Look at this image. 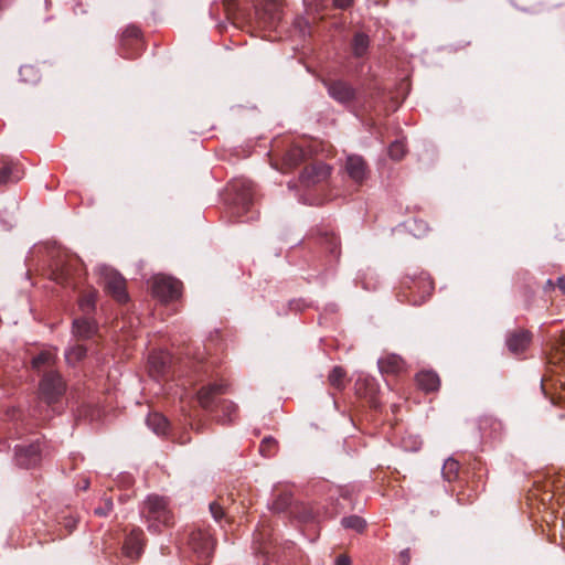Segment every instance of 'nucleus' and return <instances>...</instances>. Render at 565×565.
Here are the masks:
<instances>
[{
	"mask_svg": "<svg viewBox=\"0 0 565 565\" xmlns=\"http://www.w3.org/2000/svg\"><path fill=\"white\" fill-rule=\"evenodd\" d=\"M341 524L344 529L353 530L358 533H362L366 527V522L359 515L345 516L341 520Z\"/></svg>",
	"mask_w": 565,
	"mask_h": 565,
	"instance_id": "32",
	"label": "nucleus"
},
{
	"mask_svg": "<svg viewBox=\"0 0 565 565\" xmlns=\"http://www.w3.org/2000/svg\"><path fill=\"white\" fill-rule=\"evenodd\" d=\"M54 275V280L57 282V284H66L67 282V275L64 274L63 271L60 273V274H56V273H53Z\"/></svg>",
	"mask_w": 565,
	"mask_h": 565,
	"instance_id": "45",
	"label": "nucleus"
},
{
	"mask_svg": "<svg viewBox=\"0 0 565 565\" xmlns=\"http://www.w3.org/2000/svg\"><path fill=\"white\" fill-rule=\"evenodd\" d=\"M402 286L408 291L405 294L408 302L414 306H420L424 303L433 295L435 289L433 279L425 273H422L416 277H404Z\"/></svg>",
	"mask_w": 565,
	"mask_h": 565,
	"instance_id": "3",
	"label": "nucleus"
},
{
	"mask_svg": "<svg viewBox=\"0 0 565 565\" xmlns=\"http://www.w3.org/2000/svg\"><path fill=\"white\" fill-rule=\"evenodd\" d=\"M55 355L49 351H42L32 359V367L40 370L44 365H52L55 363Z\"/></svg>",
	"mask_w": 565,
	"mask_h": 565,
	"instance_id": "36",
	"label": "nucleus"
},
{
	"mask_svg": "<svg viewBox=\"0 0 565 565\" xmlns=\"http://www.w3.org/2000/svg\"><path fill=\"white\" fill-rule=\"evenodd\" d=\"M65 526H70L71 529L74 527V524L72 523H65Z\"/></svg>",
	"mask_w": 565,
	"mask_h": 565,
	"instance_id": "51",
	"label": "nucleus"
},
{
	"mask_svg": "<svg viewBox=\"0 0 565 565\" xmlns=\"http://www.w3.org/2000/svg\"><path fill=\"white\" fill-rule=\"evenodd\" d=\"M151 291L153 297L168 303L181 297L182 282L170 276L157 275L152 279Z\"/></svg>",
	"mask_w": 565,
	"mask_h": 565,
	"instance_id": "6",
	"label": "nucleus"
},
{
	"mask_svg": "<svg viewBox=\"0 0 565 565\" xmlns=\"http://www.w3.org/2000/svg\"><path fill=\"white\" fill-rule=\"evenodd\" d=\"M332 1H333V6L341 10H345V9L350 8L354 2V0H332Z\"/></svg>",
	"mask_w": 565,
	"mask_h": 565,
	"instance_id": "43",
	"label": "nucleus"
},
{
	"mask_svg": "<svg viewBox=\"0 0 565 565\" xmlns=\"http://www.w3.org/2000/svg\"><path fill=\"white\" fill-rule=\"evenodd\" d=\"M87 354V348L83 344H76L65 353V359L68 364H76L81 362Z\"/></svg>",
	"mask_w": 565,
	"mask_h": 565,
	"instance_id": "33",
	"label": "nucleus"
},
{
	"mask_svg": "<svg viewBox=\"0 0 565 565\" xmlns=\"http://www.w3.org/2000/svg\"><path fill=\"white\" fill-rule=\"evenodd\" d=\"M103 504L94 510L97 516H107L114 508L113 499L110 497H104L102 499Z\"/></svg>",
	"mask_w": 565,
	"mask_h": 565,
	"instance_id": "40",
	"label": "nucleus"
},
{
	"mask_svg": "<svg viewBox=\"0 0 565 565\" xmlns=\"http://www.w3.org/2000/svg\"><path fill=\"white\" fill-rule=\"evenodd\" d=\"M258 22L266 29H276L282 19L281 4L277 0H265L256 10Z\"/></svg>",
	"mask_w": 565,
	"mask_h": 565,
	"instance_id": "11",
	"label": "nucleus"
},
{
	"mask_svg": "<svg viewBox=\"0 0 565 565\" xmlns=\"http://www.w3.org/2000/svg\"><path fill=\"white\" fill-rule=\"evenodd\" d=\"M460 465L457 460L449 458L443 467V476L447 481H454L458 478Z\"/></svg>",
	"mask_w": 565,
	"mask_h": 565,
	"instance_id": "34",
	"label": "nucleus"
},
{
	"mask_svg": "<svg viewBox=\"0 0 565 565\" xmlns=\"http://www.w3.org/2000/svg\"><path fill=\"white\" fill-rule=\"evenodd\" d=\"M406 145L402 140H395L388 147V156L395 161L402 160L406 154Z\"/></svg>",
	"mask_w": 565,
	"mask_h": 565,
	"instance_id": "38",
	"label": "nucleus"
},
{
	"mask_svg": "<svg viewBox=\"0 0 565 565\" xmlns=\"http://www.w3.org/2000/svg\"><path fill=\"white\" fill-rule=\"evenodd\" d=\"M17 463L25 469L35 467L41 461V446L40 443H32L29 446L15 447Z\"/></svg>",
	"mask_w": 565,
	"mask_h": 565,
	"instance_id": "16",
	"label": "nucleus"
},
{
	"mask_svg": "<svg viewBox=\"0 0 565 565\" xmlns=\"http://www.w3.org/2000/svg\"><path fill=\"white\" fill-rule=\"evenodd\" d=\"M328 94L339 104L351 108L358 100V89L348 81L344 79H328L323 81Z\"/></svg>",
	"mask_w": 565,
	"mask_h": 565,
	"instance_id": "8",
	"label": "nucleus"
},
{
	"mask_svg": "<svg viewBox=\"0 0 565 565\" xmlns=\"http://www.w3.org/2000/svg\"><path fill=\"white\" fill-rule=\"evenodd\" d=\"M308 151L298 145L290 146L282 156V172H288L305 162Z\"/></svg>",
	"mask_w": 565,
	"mask_h": 565,
	"instance_id": "20",
	"label": "nucleus"
},
{
	"mask_svg": "<svg viewBox=\"0 0 565 565\" xmlns=\"http://www.w3.org/2000/svg\"><path fill=\"white\" fill-rule=\"evenodd\" d=\"M100 284L105 292L111 296L118 303L124 305L129 301L127 281L118 271H104Z\"/></svg>",
	"mask_w": 565,
	"mask_h": 565,
	"instance_id": "9",
	"label": "nucleus"
},
{
	"mask_svg": "<svg viewBox=\"0 0 565 565\" xmlns=\"http://www.w3.org/2000/svg\"><path fill=\"white\" fill-rule=\"evenodd\" d=\"M218 411L223 413V416L218 418V422L222 424L232 423L237 415V406L228 399H222L218 402L217 412Z\"/></svg>",
	"mask_w": 565,
	"mask_h": 565,
	"instance_id": "29",
	"label": "nucleus"
},
{
	"mask_svg": "<svg viewBox=\"0 0 565 565\" xmlns=\"http://www.w3.org/2000/svg\"><path fill=\"white\" fill-rule=\"evenodd\" d=\"M546 286L550 287V288H554L555 285H554V282L551 279H548L547 282H546Z\"/></svg>",
	"mask_w": 565,
	"mask_h": 565,
	"instance_id": "48",
	"label": "nucleus"
},
{
	"mask_svg": "<svg viewBox=\"0 0 565 565\" xmlns=\"http://www.w3.org/2000/svg\"><path fill=\"white\" fill-rule=\"evenodd\" d=\"M65 526H70L71 529L74 527V524L72 523H65Z\"/></svg>",
	"mask_w": 565,
	"mask_h": 565,
	"instance_id": "50",
	"label": "nucleus"
},
{
	"mask_svg": "<svg viewBox=\"0 0 565 565\" xmlns=\"http://www.w3.org/2000/svg\"><path fill=\"white\" fill-rule=\"evenodd\" d=\"M171 356L166 351H153L149 354L148 364L151 376L159 377L167 373L170 367Z\"/></svg>",
	"mask_w": 565,
	"mask_h": 565,
	"instance_id": "19",
	"label": "nucleus"
},
{
	"mask_svg": "<svg viewBox=\"0 0 565 565\" xmlns=\"http://www.w3.org/2000/svg\"><path fill=\"white\" fill-rule=\"evenodd\" d=\"M147 425L157 435L164 436L169 430V420L160 413H150L147 417Z\"/></svg>",
	"mask_w": 565,
	"mask_h": 565,
	"instance_id": "25",
	"label": "nucleus"
},
{
	"mask_svg": "<svg viewBox=\"0 0 565 565\" xmlns=\"http://www.w3.org/2000/svg\"><path fill=\"white\" fill-rule=\"evenodd\" d=\"M210 511L216 521H220L224 516V510L217 502H212L210 504Z\"/></svg>",
	"mask_w": 565,
	"mask_h": 565,
	"instance_id": "41",
	"label": "nucleus"
},
{
	"mask_svg": "<svg viewBox=\"0 0 565 565\" xmlns=\"http://www.w3.org/2000/svg\"><path fill=\"white\" fill-rule=\"evenodd\" d=\"M407 228L415 237H423L429 231L427 222L416 217L407 222Z\"/></svg>",
	"mask_w": 565,
	"mask_h": 565,
	"instance_id": "35",
	"label": "nucleus"
},
{
	"mask_svg": "<svg viewBox=\"0 0 565 565\" xmlns=\"http://www.w3.org/2000/svg\"><path fill=\"white\" fill-rule=\"evenodd\" d=\"M188 441H190V437H186V438H183V437H182V438L180 439V441H179V443H180V444H185V443H188Z\"/></svg>",
	"mask_w": 565,
	"mask_h": 565,
	"instance_id": "49",
	"label": "nucleus"
},
{
	"mask_svg": "<svg viewBox=\"0 0 565 565\" xmlns=\"http://www.w3.org/2000/svg\"><path fill=\"white\" fill-rule=\"evenodd\" d=\"M226 194V200L230 202L233 214L241 216L242 214L248 212L250 205L253 204V183L243 179L234 180L228 184Z\"/></svg>",
	"mask_w": 565,
	"mask_h": 565,
	"instance_id": "2",
	"label": "nucleus"
},
{
	"mask_svg": "<svg viewBox=\"0 0 565 565\" xmlns=\"http://www.w3.org/2000/svg\"><path fill=\"white\" fill-rule=\"evenodd\" d=\"M97 298H98L97 289L90 287V288L84 290L81 294V297L78 299L79 309L86 315L93 313L96 308Z\"/></svg>",
	"mask_w": 565,
	"mask_h": 565,
	"instance_id": "24",
	"label": "nucleus"
},
{
	"mask_svg": "<svg viewBox=\"0 0 565 565\" xmlns=\"http://www.w3.org/2000/svg\"><path fill=\"white\" fill-rule=\"evenodd\" d=\"M66 392V383L56 371L44 373L39 383L40 398L47 405L57 403Z\"/></svg>",
	"mask_w": 565,
	"mask_h": 565,
	"instance_id": "5",
	"label": "nucleus"
},
{
	"mask_svg": "<svg viewBox=\"0 0 565 565\" xmlns=\"http://www.w3.org/2000/svg\"><path fill=\"white\" fill-rule=\"evenodd\" d=\"M557 344L558 348L562 349V353L565 355V331L561 333Z\"/></svg>",
	"mask_w": 565,
	"mask_h": 565,
	"instance_id": "46",
	"label": "nucleus"
},
{
	"mask_svg": "<svg viewBox=\"0 0 565 565\" xmlns=\"http://www.w3.org/2000/svg\"><path fill=\"white\" fill-rule=\"evenodd\" d=\"M72 332L78 340L92 339L98 332V324L88 318H77L73 321Z\"/></svg>",
	"mask_w": 565,
	"mask_h": 565,
	"instance_id": "21",
	"label": "nucleus"
},
{
	"mask_svg": "<svg viewBox=\"0 0 565 565\" xmlns=\"http://www.w3.org/2000/svg\"><path fill=\"white\" fill-rule=\"evenodd\" d=\"M377 365L381 373L387 375H399L407 371L405 360L395 353H388L379 359Z\"/></svg>",
	"mask_w": 565,
	"mask_h": 565,
	"instance_id": "18",
	"label": "nucleus"
},
{
	"mask_svg": "<svg viewBox=\"0 0 565 565\" xmlns=\"http://www.w3.org/2000/svg\"><path fill=\"white\" fill-rule=\"evenodd\" d=\"M370 36L364 32H356L352 39V54L354 57H363L370 47Z\"/></svg>",
	"mask_w": 565,
	"mask_h": 565,
	"instance_id": "26",
	"label": "nucleus"
},
{
	"mask_svg": "<svg viewBox=\"0 0 565 565\" xmlns=\"http://www.w3.org/2000/svg\"><path fill=\"white\" fill-rule=\"evenodd\" d=\"M310 236L316 238L317 243L323 247L335 260L341 255V245L339 237L334 233L329 232L327 228L313 227L310 231Z\"/></svg>",
	"mask_w": 565,
	"mask_h": 565,
	"instance_id": "13",
	"label": "nucleus"
},
{
	"mask_svg": "<svg viewBox=\"0 0 565 565\" xmlns=\"http://www.w3.org/2000/svg\"><path fill=\"white\" fill-rule=\"evenodd\" d=\"M532 332L526 329H516L507 335L505 344L512 354L523 353L532 342Z\"/></svg>",
	"mask_w": 565,
	"mask_h": 565,
	"instance_id": "17",
	"label": "nucleus"
},
{
	"mask_svg": "<svg viewBox=\"0 0 565 565\" xmlns=\"http://www.w3.org/2000/svg\"><path fill=\"white\" fill-rule=\"evenodd\" d=\"M290 514L300 522H310L316 519L313 508L305 503H295L294 507H291Z\"/></svg>",
	"mask_w": 565,
	"mask_h": 565,
	"instance_id": "28",
	"label": "nucleus"
},
{
	"mask_svg": "<svg viewBox=\"0 0 565 565\" xmlns=\"http://www.w3.org/2000/svg\"><path fill=\"white\" fill-rule=\"evenodd\" d=\"M418 387L427 393L435 392L440 386L439 376L433 371H422L416 375Z\"/></svg>",
	"mask_w": 565,
	"mask_h": 565,
	"instance_id": "23",
	"label": "nucleus"
},
{
	"mask_svg": "<svg viewBox=\"0 0 565 565\" xmlns=\"http://www.w3.org/2000/svg\"><path fill=\"white\" fill-rule=\"evenodd\" d=\"M328 383L332 388L343 391L348 383L345 369L340 365L334 366L328 375Z\"/></svg>",
	"mask_w": 565,
	"mask_h": 565,
	"instance_id": "27",
	"label": "nucleus"
},
{
	"mask_svg": "<svg viewBox=\"0 0 565 565\" xmlns=\"http://www.w3.org/2000/svg\"><path fill=\"white\" fill-rule=\"evenodd\" d=\"M20 180L19 169L11 161H3L0 167V184Z\"/></svg>",
	"mask_w": 565,
	"mask_h": 565,
	"instance_id": "30",
	"label": "nucleus"
},
{
	"mask_svg": "<svg viewBox=\"0 0 565 565\" xmlns=\"http://www.w3.org/2000/svg\"><path fill=\"white\" fill-rule=\"evenodd\" d=\"M215 540L206 529H195L190 533L189 546L198 565H210L215 550Z\"/></svg>",
	"mask_w": 565,
	"mask_h": 565,
	"instance_id": "4",
	"label": "nucleus"
},
{
	"mask_svg": "<svg viewBox=\"0 0 565 565\" xmlns=\"http://www.w3.org/2000/svg\"><path fill=\"white\" fill-rule=\"evenodd\" d=\"M292 504V493L290 491H282L271 503L270 509L276 513H281L287 511L288 509L291 510Z\"/></svg>",
	"mask_w": 565,
	"mask_h": 565,
	"instance_id": "31",
	"label": "nucleus"
},
{
	"mask_svg": "<svg viewBox=\"0 0 565 565\" xmlns=\"http://www.w3.org/2000/svg\"><path fill=\"white\" fill-rule=\"evenodd\" d=\"M145 544L143 531L139 527L132 529L125 539L122 553L130 559H138L143 552Z\"/></svg>",
	"mask_w": 565,
	"mask_h": 565,
	"instance_id": "15",
	"label": "nucleus"
},
{
	"mask_svg": "<svg viewBox=\"0 0 565 565\" xmlns=\"http://www.w3.org/2000/svg\"><path fill=\"white\" fill-rule=\"evenodd\" d=\"M120 45L125 57L135 58L142 46L141 30L136 25L127 26L121 34Z\"/></svg>",
	"mask_w": 565,
	"mask_h": 565,
	"instance_id": "12",
	"label": "nucleus"
},
{
	"mask_svg": "<svg viewBox=\"0 0 565 565\" xmlns=\"http://www.w3.org/2000/svg\"><path fill=\"white\" fill-rule=\"evenodd\" d=\"M65 526H70L71 529L74 527V524L72 523H65Z\"/></svg>",
	"mask_w": 565,
	"mask_h": 565,
	"instance_id": "52",
	"label": "nucleus"
},
{
	"mask_svg": "<svg viewBox=\"0 0 565 565\" xmlns=\"http://www.w3.org/2000/svg\"><path fill=\"white\" fill-rule=\"evenodd\" d=\"M335 565H351V559L348 555L341 554L335 558Z\"/></svg>",
	"mask_w": 565,
	"mask_h": 565,
	"instance_id": "44",
	"label": "nucleus"
},
{
	"mask_svg": "<svg viewBox=\"0 0 565 565\" xmlns=\"http://www.w3.org/2000/svg\"><path fill=\"white\" fill-rule=\"evenodd\" d=\"M556 286L561 289V291L565 295V277L561 276L556 280Z\"/></svg>",
	"mask_w": 565,
	"mask_h": 565,
	"instance_id": "47",
	"label": "nucleus"
},
{
	"mask_svg": "<svg viewBox=\"0 0 565 565\" xmlns=\"http://www.w3.org/2000/svg\"><path fill=\"white\" fill-rule=\"evenodd\" d=\"M227 391L228 385L226 383H210L198 391V402L205 411L216 413L218 402L221 401L218 397L226 394Z\"/></svg>",
	"mask_w": 565,
	"mask_h": 565,
	"instance_id": "10",
	"label": "nucleus"
},
{
	"mask_svg": "<svg viewBox=\"0 0 565 565\" xmlns=\"http://www.w3.org/2000/svg\"><path fill=\"white\" fill-rule=\"evenodd\" d=\"M142 515L146 519L148 530L159 533L163 527H170L174 523V516L169 509V500L158 494H150L143 501Z\"/></svg>",
	"mask_w": 565,
	"mask_h": 565,
	"instance_id": "1",
	"label": "nucleus"
},
{
	"mask_svg": "<svg viewBox=\"0 0 565 565\" xmlns=\"http://www.w3.org/2000/svg\"><path fill=\"white\" fill-rule=\"evenodd\" d=\"M332 173V167L323 161H313L303 167L299 174V183L302 188L311 189L328 182Z\"/></svg>",
	"mask_w": 565,
	"mask_h": 565,
	"instance_id": "7",
	"label": "nucleus"
},
{
	"mask_svg": "<svg viewBox=\"0 0 565 565\" xmlns=\"http://www.w3.org/2000/svg\"><path fill=\"white\" fill-rule=\"evenodd\" d=\"M278 450V441L273 437H265L259 445V452L264 457H270Z\"/></svg>",
	"mask_w": 565,
	"mask_h": 565,
	"instance_id": "37",
	"label": "nucleus"
},
{
	"mask_svg": "<svg viewBox=\"0 0 565 565\" xmlns=\"http://www.w3.org/2000/svg\"><path fill=\"white\" fill-rule=\"evenodd\" d=\"M345 171L349 178L358 185H362L370 174L366 161L358 154H351L347 158Z\"/></svg>",
	"mask_w": 565,
	"mask_h": 565,
	"instance_id": "14",
	"label": "nucleus"
},
{
	"mask_svg": "<svg viewBox=\"0 0 565 565\" xmlns=\"http://www.w3.org/2000/svg\"><path fill=\"white\" fill-rule=\"evenodd\" d=\"M19 74L23 82H35L39 78L38 71L32 65L21 66Z\"/></svg>",
	"mask_w": 565,
	"mask_h": 565,
	"instance_id": "39",
	"label": "nucleus"
},
{
	"mask_svg": "<svg viewBox=\"0 0 565 565\" xmlns=\"http://www.w3.org/2000/svg\"><path fill=\"white\" fill-rule=\"evenodd\" d=\"M398 561L401 565H409L411 563V550L405 548L398 554Z\"/></svg>",
	"mask_w": 565,
	"mask_h": 565,
	"instance_id": "42",
	"label": "nucleus"
},
{
	"mask_svg": "<svg viewBox=\"0 0 565 565\" xmlns=\"http://www.w3.org/2000/svg\"><path fill=\"white\" fill-rule=\"evenodd\" d=\"M355 390L359 396L369 397V403L372 408L379 409L381 407V403L375 396V385L373 381L369 379H359L355 382Z\"/></svg>",
	"mask_w": 565,
	"mask_h": 565,
	"instance_id": "22",
	"label": "nucleus"
}]
</instances>
